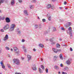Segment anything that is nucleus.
Here are the masks:
<instances>
[{
  "mask_svg": "<svg viewBox=\"0 0 74 74\" xmlns=\"http://www.w3.org/2000/svg\"><path fill=\"white\" fill-rule=\"evenodd\" d=\"M71 25V23H68L66 24V26L67 27H68L69 26H70Z\"/></svg>",
  "mask_w": 74,
  "mask_h": 74,
  "instance_id": "12",
  "label": "nucleus"
},
{
  "mask_svg": "<svg viewBox=\"0 0 74 74\" xmlns=\"http://www.w3.org/2000/svg\"><path fill=\"white\" fill-rule=\"evenodd\" d=\"M69 31V34L71 36H72V28L71 27H70L68 29Z\"/></svg>",
  "mask_w": 74,
  "mask_h": 74,
  "instance_id": "4",
  "label": "nucleus"
},
{
  "mask_svg": "<svg viewBox=\"0 0 74 74\" xmlns=\"http://www.w3.org/2000/svg\"><path fill=\"white\" fill-rule=\"evenodd\" d=\"M13 49L14 51L16 52V53H17V54H18L19 53V49H18L17 48L15 47Z\"/></svg>",
  "mask_w": 74,
  "mask_h": 74,
  "instance_id": "2",
  "label": "nucleus"
},
{
  "mask_svg": "<svg viewBox=\"0 0 74 74\" xmlns=\"http://www.w3.org/2000/svg\"><path fill=\"white\" fill-rule=\"evenodd\" d=\"M14 62L16 64H18L19 63V61L18 59H14Z\"/></svg>",
  "mask_w": 74,
  "mask_h": 74,
  "instance_id": "1",
  "label": "nucleus"
},
{
  "mask_svg": "<svg viewBox=\"0 0 74 74\" xmlns=\"http://www.w3.org/2000/svg\"><path fill=\"white\" fill-rule=\"evenodd\" d=\"M53 31H56V28H53Z\"/></svg>",
  "mask_w": 74,
  "mask_h": 74,
  "instance_id": "39",
  "label": "nucleus"
},
{
  "mask_svg": "<svg viewBox=\"0 0 74 74\" xmlns=\"http://www.w3.org/2000/svg\"><path fill=\"white\" fill-rule=\"evenodd\" d=\"M60 51H61V49H57V52H60Z\"/></svg>",
  "mask_w": 74,
  "mask_h": 74,
  "instance_id": "31",
  "label": "nucleus"
},
{
  "mask_svg": "<svg viewBox=\"0 0 74 74\" xmlns=\"http://www.w3.org/2000/svg\"><path fill=\"white\" fill-rule=\"evenodd\" d=\"M46 41H48V39H47Z\"/></svg>",
  "mask_w": 74,
  "mask_h": 74,
  "instance_id": "61",
  "label": "nucleus"
},
{
  "mask_svg": "<svg viewBox=\"0 0 74 74\" xmlns=\"http://www.w3.org/2000/svg\"><path fill=\"white\" fill-rule=\"evenodd\" d=\"M38 25H35V26H38Z\"/></svg>",
  "mask_w": 74,
  "mask_h": 74,
  "instance_id": "55",
  "label": "nucleus"
},
{
  "mask_svg": "<svg viewBox=\"0 0 74 74\" xmlns=\"http://www.w3.org/2000/svg\"><path fill=\"white\" fill-rule=\"evenodd\" d=\"M57 48H59L60 47V45L59 44L57 43L56 45Z\"/></svg>",
  "mask_w": 74,
  "mask_h": 74,
  "instance_id": "15",
  "label": "nucleus"
},
{
  "mask_svg": "<svg viewBox=\"0 0 74 74\" xmlns=\"http://www.w3.org/2000/svg\"><path fill=\"white\" fill-rule=\"evenodd\" d=\"M5 19V17H3L2 18H1V16H0V21H1V20H2L3 21L4 20V19Z\"/></svg>",
  "mask_w": 74,
  "mask_h": 74,
  "instance_id": "17",
  "label": "nucleus"
},
{
  "mask_svg": "<svg viewBox=\"0 0 74 74\" xmlns=\"http://www.w3.org/2000/svg\"><path fill=\"white\" fill-rule=\"evenodd\" d=\"M58 74H60V72L59 71V72H58Z\"/></svg>",
  "mask_w": 74,
  "mask_h": 74,
  "instance_id": "50",
  "label": "nucleus"
},
{
  "mask_svg": "<svg viewBox=\"0 0 74 74\" xmlns=\"http://www.w3.org/2000/svg\"><path fill=\"white\" fill-rule=\"evenodd\" d=\"M33 51H34V52H36V49H33Z\"/></svg>",
  "mask_w": 74,
  "mask_h": 74,
  "instance_id": "45",
  "label": "nucleus"
},
{
  "mask_svg": "<svg viewBox=\"0 0 74 74\" xmlns=\"http://www.w3.org/2000/svg\"><path fill=\"white\" fill-rule=\"evenodd\" d=\"M23 49H24V48H25V47H23Z\"/></svg>",
  "mask_w": 74,
  "mask_h": 74,
  "instance_id": "51",
  "label": "nucleus"
},
{
  "mask_svg": "<svg viewBox=\"0 0 74 74\" xmlns=\"http://www.w3.org/2000/svg\"><path fill=\"white\" fill-rule=\"evenodd\" d=\"M24 15L25 16H27V15H28V13H27V10H25L24 11Z\"/></svg>",
  "mask_w": 74,
  "mask_h": 74,
  "instance_id": "8",
  "label": "nucleus"
},
{
  "mask_svg": "<svg viewBox=\"0 0 74 74\" xmlns=\"http://www.w3.org/2000/svg\"><path fill=\"white\" fill-rule=\"evenodd\" d=\"M38 19H40V18L39 17H38Z\"/></svg>",
  "mask_w": 74,
  "mask_h": 74,
  "instance_id": "56",
  "label": "nucleus"
},
{
  "mask_svg": "<svg viewBox=\"0 0 74 74\" xmlns=\"http://www.w3.org/2000/svg\"><path fill=\"white\" fill-rule=\"evenodd\" d=\"M58 58V57H57L56 56H54V59H56V58Z\"/></svg>",
  "mask_w": 74,
  "mask_h": 74,
  "instance_id": "38",
  "label": "nucleus"
},
{
  "mask_svg": "<svg viewBox=\"0 0 74 74\" xmlns=\"http://www.w3.org/2000/svg\"><path fill=\"white\" fill-rule=\"evenodd\" d=\"M22 42H24L25 41V40L24 39H22Z\"/></svg>",
  "mask_w": 74,
  "mask_h": 74,
  "instance_id": "36",
  "label": "nucleus"
},
{
  "mask_svg": "<svg viewBox=\"0 0 74 74\" xmlns=\"http://www.w3.org/2000/svg\"><path fill=\"white\" fill-rule=\"evenodd\" d=\"M39 71L40 73H41V69L39 68Z\"/></svg>",
  "mask_w": 74,
  "mask_h": 74,
  "instance_id": "28",
  "label": "nucleus"
},
{
  "mask_svg": "<svg viewBox=\"0 0 74 74\" xmlns=\"http://www.w3.org/2000/svg\"><path fill=\"white\" fill-rule=\"evenodd\" d=\"M5 20L6 22L7 23H9L10 22V20L8 17H6Z\"/></svg>",
  "mask_w": 74,
  "mask_h": 74,
  "instance_id": "6",
  "label": "nucleus"
},
{
  "mask_svg": "<svg viewBox=\"0 0 74 74\" xmlns=\"http://www.w3.org/2000/svg\"><path fill=\"white\" fill-rule=\"evenodd\" d=\"M32 69H33V70H36V65H34L32 66Z\"/></svg>",
  "mask_w": 74,
  "mask_h": 74,
  "instance_id": "10",
  "label": "nucleus"
},
{
  "mask_svg": "<svg viewBox=\"0 0 74 74\" xmlns=\"http://www.w3.org/2000/svg\"><path fill=\"white\" fill-rule=\"evenodd\" d=\"M61 29H62L63 30H64V28L63 27H61Z\"/></svg>",
  "mask_w": 74,
  "mask_h": 74,
  "instance_id": "44",
  "label": "nucleus"
},
{
  "mask_svg": "<svg viewBox=\"0 0 74 74\" xmlns=\"http://www.w3.org/2000/svg\"><path fill=\"white\" fill-rule=\"evenodd\" d=\"M17 30H19V29H17Z\"/></svg>",
  "mask_w": 74,
  "mask_h": 74,
  "instance_id": "62",
  "label": "nucleus"
},
{
  "mask_svg": "<svg viewBox=\"0 0 74 74\" xmlns=\"http://www.w3.org/2000/svg\"><path fill=\"white\" fill-rule=\"evenodd\" d=\"M39 46L40 47H41V48H44V45H42V44H40L39 45Z\"/></svg>",
  "mask_w": 74,
  "mask_h": 74,
  "instance_id": "19",
  "label": "nucleus"
},
{
  "mask_svg": "<svg viewBox=\"0 0 74 74\" xmlns=\"http://www.w3.org/2000/svg\"><path fill=\"white\" fill-rule=\"evenodd\" d=\"M56 0H52V1L53 2H55V1H56Z\"/></svg>",
  "mask_w": 74,
  "mask_h": 74,
  "instance_id": "43",
  "label": "nucleus"
},
{
  "mask_svg": "<svg viewBox=\"0 0 74 74\" xmlns=\"http://www.w3.org/2000/svg\"><path fill=\"white\" fill-rule=\"evenodd\" d=\"M66 64L68 65H70L71 64V62L69 60H68L66 62Z\"/></svg>",
  "mask_w": 74,
  "mask_h": 74,
  "instance_id": "11",
  "label": "nucleus"
},
{
  "mask_svg": "<svg viewBox=\"0 0 74 74\" xmlns=\"http://www.w3.org/2000/svg\"><path fill=\"white\" fill-rule=\"evenodd\" d=\"M18 1L19 3H22V0H18Z\"/></svg>",
  "mask_w": 74,
  "mask_h": 74,
  "instance_id": "32",
  "label": "nucleus"
},
{
  "mask_svg": "<svg viewBox=\"0 0 74 74\" xmlns=\"http://www.w3.org/2000/svg\"><path fill=\"white\" fill-rule=\"evenodd\" d=\"M55 44V42H53L51 43V45H54V44Z\"/></svg>",
  "mask_w": 74,
  "mask_h": 74,
  "instance_id": "35",
  "label": "nucleus"
},
{
  "mask_svg": "<svg viewBox=\"0 0 74 74\" xmlns=\"http://www.w3.org/2000/svg\"><path fill=\"white\" fill-rule=\"evenodd\" d=\"M70 50L71 51H73V49L71 47H70Z\"/></svg>",
  "mask_w": 74,
  "mask_h": 74,
  "instance_id": "33",
  "label": "nucleus"
},
{
  "mask_svg": "<svg viewBox=\"0 0 74 74\" xmlns=\"http://www.w3.org/2000/svg\"><path fill=\"white\" fill-rule=\"evenodd\" d=\"M8 66L9 69H10L11 68V66H10V64H8Z\"/></svg>",
  "mask_w": 74,
  "mask_h": 74,
  "instance_id": "29",
  "label": "nucleus"
},
{
  "mask_svg": "<svg viewBox=\"0 0 74 74\" xmlns=\"http://www.w3.org/2000/svg\"><path fill=\"white\" fill-rule=\"evenodd\" d=\"M34 8V6H33L32 5L30 6V8Z\"/></svg>",
  "mask_w": 74,
  "mask_h": 74,
  "instance_id": "26",
  "label": "nucleus"
},
{
  "mask_svg": "<svg viewBox=\"0 0 74 74\" xmlns=\"http://www.w3.org/2000/svg\"><path fill=\"white\" fill-rule=\"evenodd\" d=\"M27 57L29 60V59H31V56L29 55H27Z\"/></svg>",
  "mask_w": 74,
  "mask_h": 74,
  "instance_id": "18",
  "label": "nucleus"
},
{
  "mask_svg": "<svg viewBox=\"0 0 74 74\" xmlns=\"http://www.w3.org/2000/svg\"><path fill=\"white\" fill-rule=\"evenodd\" d=\"M11 51H13V50L12 49H11Z\"/></svg>",
  "mask_w": 74,
  "mask_h": 74,
  "instance_id": "52",
  "label": "nucleus"
},
{
  "mask_svg": "<svg viewBox=\"0 0 74 74\" xmlns=\"http://www.w3.org/2000/svg\"><path fill=\"white\" fill-rule=\"evenodd\" d=\"M1 2H0V5L1 4V3H3L4 1V0H0Z\"/></svg>",
  "mask_w": 74,
  "mask_h": 74,
  "instance_id": "23",
  "label": "nucleus"
},
{
  "mask_svg": "<svg viewBox=\"0 0 74 74\" xmlns=\"http://www.w3.org/2000/svg\"><path fill=\"white\" fill-rule=\"evenodd\" d=\"M53 38H51L50 39V41H51V42H53Z\"/></svg>",
  "mask_w": 74,
  "mask_h": 74,
  "instance_id": "22",
  "label": "nucleus"
},
{
  "mask_svg": "<svg viewBox=\"0 0 74 74\" xmlns=\"http://www.w3.org/2000/svg\"><path fill=\"white\" fill-rule=\"evenodd\" d=\"M60 40H61V41H62V39H60Z\"/></svg>",
  "mask_w": 74,
  "mask_h": 74,
  "instance_id": "59",
  "label": "nucleus"
},
{
  "mask_svg": "<svg viewBox=\"0 0 74 74\" xmlns=\"http://www.w3.org/2000/svg\"><path fill=\"white\" fill-rule=\"evenodd\" d=\"M64 4L65 5H66L67 4V2L66 1H65L64 2Z\"/></svg>",
  "mask_w": 74,
  "mask_h": 74,
  "instance_id": "41",
  "label": "nucleus"
},
{
  "mask_svg": "<svg viewBox=\"0 0 74 74\" xmlns=\"http://www.w3.org/2000/svg\"><path fill=\"white\" fill-rule=\"evenodd\" d=\"M14 27H15V24H12L10 28V30L11 31H13L14 29Z\"/></svg>",
  "mask_w": 74,
  "mask_h": 74,
  "instance_id": "3",
  "label": "nucleus"
},
{
  "mask_svg": "<svg viewBox=\"0 0 74 74\" xmlns=\"http://www.w3.org/2000/svg\"><path fill=\"white\" fill-rule=\"evenodd\" d=\"M15 4V1L14 0H12L11 1V4L12 5H13V4Z\"/></svg>",
  "mask_w": 74,
  "mask_h": 74,
  "instance_id": "13",
  "label": "nucleus"
},
{
  "mask_svg": "<svg viewBox=\"0 0 74 74\" xmlns=\"http://www.w3.org/2000/svg\"><path fill=\"white\" fill-rule=\"evenodd\" d=\"M1 10H0V13H1Z\"/></svg>",
  "mask_w": 74,
  "mask_h": 74,
  "instance_id": "54",
  "label": "nucleus"
},
{
  "mask_svg": "<svg viewBox=\"0 0 74 74\" xmlns=\"http://www.w3.org/2000/svg\"><path fill=\"white\" fill-rule=\"evenodd\" d=\"M41 60H42H42H43L42 59H41Z\"/></svg>",
  "mask_w": 74,
  "mask_h": 74,
  "instance_id": "58",
  "label": "nucleus"
},
{
  "mask_svg": "<svg viewBox=\"0 0 74 74\" xmlns=\"http://www.w3.org/2000/svg\"><path fill=\"white\" fill-rule=\"evenodd\" d=\"M60 66L61 67H63V64H61L60 65Z\"/></svg>",
  "mask_w": 74,
  "mask_h": 74,
  "instance_id": "40",
  "label": "nucleus"
},
{
  "mask_svg": "<svg viewBox=\"0 0 74 74\" xmlns=\"http://www.w3.org/2000/svg\"><path fill=\"white\" fill-rule=\"evenodd\" d=\"M21 59L22 60H23L24 59V58L22 57Z\"/></svg>",
  "mask_w": 74,
  "mask_h": 74,
  "instance_id": "48",
  "label": "nucleus"
},
{
  "mask_svg": "<svg viewBox=\"0 0 74 74\" xmlns=\"http://www.w3.org/2000/svg\"><path fill=\"white\" fill-rule=\"evenodd\" d=\"M62 74H67V73H65V72H62Z\"/></svg>",
  "mask_w": 74,
  "mask_h": 74,
  "instance_id": "37",
  "label": "nucleus"
},
{
  "mask_svg": "<svg viewBox=\"0 0 74 74\" xmlns=\"http://www.w3.org/2000/svg\"><path fill=\"white\" fill-rule=\"evenodd\" d=\"M46 72L47 73H48V69H46Z\"/></svg>",
  "mask_w": 74,
  "mask_h": 74,
  "instance_id": "27",
  "label": "nucleus"
},
{
  "mask_svg": "<svg viewBox=\"0 0 74 74\" xmlns=\"http://www.w3.org/2000/svg\"><path fill=\"white\" fill-rule=\"evenodd\" d=\"M41 67L42 69H44V66L42 65L41 66Z\"/></svg>",
  "mask_w": 74,
  "mask_h": 74,
  "instance_id": "30",
  "label": "nucleus"
},
{
  "mask_svg": "<svg viewBox=\"0 0 74 74\" xmlns=\"http://www.w3.org/2000/svg\"><path fill=\"white\" fill-rule=\"evenodd\" d=\"M54 68L55 69H59V68L57 66H54Z\"/></svg>",
  "mask_w": 74,
  "mask_h": 74,
  "instance_id": "21",
  "label": "nucleus"
},
{
  "mask_svg": "<svg viewBox=\"0 0 74 74\" xmlns=\"http://www.w3.org/2000/svg\"><path fill=\"white\" fill-rule=\"evenodd\" d=\"M33 1V2H34H34H35L36 1V0H32Z\"/></svg>",
  "mask_w": 74,
  "mask_h": 74,
  "instance_id": "46",
  "label": "nucleus"
},
{
  "mask_svg": "<svg viewBox=\"0 0 74 74\" xmlns=\"http://www.w3.org/2000/svg\"><path fill=\"white\" fill-rule=\"evenodd\" d=\"M1 53V51H0V53Z\"/></svg>",
  "mask_w": 74,
  "mask_h": 74,
  "instance_id": "60",
  "label": "nucleus"
},
{
  "mask_svg": "<svg viewBox=\"0 0 74 74\" xmlns=\"http://www.w3.org/2000/svg\"><path fill=\"white\" fill-rule=\"evenodd\" d=\"M25 52H27V51H26V50H25Z\"/></svg>",
  "mask_w": 74,
  "mask_h": 74,
  "instance_id": "53",
  "label": "nucleus"
},
{
  "mask_svg": "<svg viewBox=\"0 0 74 74\" xmlns=\"http://www.w3.org/2000/svg\"><path fill=\"white\" fill-rule=\"evenodd\" d=\"M59 8H60V10H62V7H60Z\"/></svg>",
  "mask_w": 74,
  "mask_h": 74,
  "instance_id": "49",
  "label": "nucleus"
},
{
  "mask_svg": "<svg viewBox=\"0 0 74 74\" xmlns=\"http://www.w3.org/2000/svg\"><path fill=\"white\" fill-rule=\"evenodd\" d=\"M9 28L10 27L9 26V25L7 24L6 25H5L3 27V29L4 30H6V29H9Z\"/></svg>",
  "mask_w": 74,
  "mask_h": 74,
  "instance_id": "5",
  "label": "nucleus"
},
{
  "mask_svg": "<svg viewBox=\"0 0 74 74\" xmlns=\"http://www.w3.org/2000/svg\"><path fill=\"white\" fill-rule=\"evenodd\" d=\"M42 21L43 22H45L46 21V20L45 19H42Z\"/></svg>",
  "mask_w": 74,
  "mask_h": 74,
  "instance_id": "24",
  "label": "nucleus"
},
{
  "mask_svg": "<svg viewBox=\"0 0 74 74\" xmlns=\"http://www.w3.org/2000/svg\"><path fill=\"white\" fill-rule=\"evenodd\" d=\"M51 7V5H48L47 6V8H49Z\"/></svg>",
  "mask_w": 74,
  "mask_h": 74,
  "instance_id": "20",
  "label": "nucleus"
},
{
  "mask_svg": "<svg viewBox=\"0 0 74 74\" xmlns=\"http://www.w3.org/2000/svg\"><path fill=\"white\" fill-rule=\"evenodd\" d=\"M5 48L7 50H10V48L8 47H6Z\"/></svg>",
  "mask_w": 74,
  "mask_h": 74,
  "instance_id": "25",
  "label": "nucleus"
},
{
  "mask_svg": "<svg viewBox=\"0 0 74 74\" xmlns=\"http://www.w3.org/2000/svg\"><path fill=\"white\" fill-rule=\"evenodd\" d=\"M8 35H6L5 36V37L4 38V40L5 41L6 40L8 39Z\"/></svg>",
  "mask_w": 74,
  "mask_h": 74,
  "instance_id": "9",
  "label": "nucleus"
},
{
  "mask_svg": "<svg viewBox=\"0 0 74 74\" xmlns=\"http://www.w3.org/2000/svg\"><path fill=\"white\" fill-rule=\"evenodd\" d=\"M60 58L62 60H63V57L62 56V54H60Z\"/></svg>",
  "mask_w": 74,
  "mask_h": 74,
  "instance_id": "14",
  "label": "nucleus"
},
{
  "mask_svg": "<svg viewBox=\"0 0 74 74\" xmlns=\"http://www.w3.org/2000/svg\"><path fill=\"white\" fill-rule=\"evenodd\" d=\"M48 20L49 21H51V16H49V17Z\"/></svg>",
  "mask_w": 74,
  "mask_h": 74,
  "instance_id": "34",
  "label": "nucleus"
},
{
  "mask_svg": "<svg viewBox=\"0 0 74 74\" xmlns=\"http://www.w3.org/2000/svg\"><path fill=\"white\" fill-rule=\"evenodd\" d=\"M0 74H1V73Z\"/></svg>",
  "mask_w": 74,
  "mask_h": 74,
  "instance_id": "63",
  "label": "nucleus"
},
{
  "mask_svg": "<svg viewBox=\"0 0 74 74\" xmlns=\"http://www.w3.org/2000/svg\"><path fill=\"white\" fill-rule=\"evenodd\" d=\"M1 32H4V30H3V29H2L1 30Z\"/></svg>",
  "mask_w": 74,
  "mask_h": 74,
  "instance_id": "42",
  "label": "nucleus"
},
{
  "mask_svg": "<svg viewBox=\"0 0 74 74\" xmlns=\"http://www.w3.org/2000/svg\"><path fill=\"white\" fill-rule=\"evenodd\" d=\"M0 64H1V66H2L3 69H5V67L4 65V64L2 62H1L0 63Z\"/></svg>",
  "mask_w": 74,
  "mask_h": 74,
  "instance_id": "7",
  "label": "nucleus"
},
{
  "mask_svg": "<svg viewBox=\"0 0 74 74\" xmlns=\"http://www.w3.org/2000/svg\"><path fill=\"white\" fill-rule=\"evenodd\" d=\"M18 34H21V32L20 31L18 32Z\"/></svg>",
  "mask_w": 74,
  "mask_h": 74,
  "instance_id": "47",
  "label": "nucleus"
},
{
  "mask_svg": "<svg viewBox=\"0 0 74 74\" xmlns=\"http://www.w3.org/2000/svg\"><path fill=\"white\" fill-rule=\"evenodd\" d=\"M0 42H1V40L0 39Z\"/></svg>",
  "mask_w": 74,
  "mask_h": 74,
  "instance_id": "57",
  "label": "nucleus"
},
{
  "mask_svg": "<svg viewBox=\"0 0 74 74\" xmlns=\"http://www.w3.org/2000/svg\"><path fill=\"white\" fill-rule=\"evenodd\" d=\"M57 50H57L56 49H54V48L53 49V51L54 52H55V53H57Z\"/></svg>",
  "mask_w": 74,
  "mask_h": 74,
  "instance_id": "16",
  "label": "nucleus"
}]
</instances>
